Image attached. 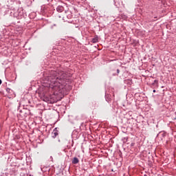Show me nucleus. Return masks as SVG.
I'll return each mask as SVG.
<instances>
[{
	"instance_id": "obj_1",
	"label": "nucleus",
	"mask_w": 176,
	"mask_h": 176,
	"mask_svg": "<svg viewBox=\"0 0 176 176\" xmlns=\"http://www.w3.org/2000/svg\"><path fill=\"white\" fill-rule=\"evenodd\" d=\"M67 82H68V78H67V74L65 72L52 70L49 76L43 78L42 83L44 93L45 94L49 93V94L52 95L48 98H45L44 101H46L48 104L57 102L56 96L63 93V89L67 85Z\"/></svg>"
},
{
	"instance_id": "obj_2",
	"label": "nucleus",
	"mask_w": 176,
	"mask_h": 176,
	"mask_svg": "<svg viewBox=\"0 0 176 176\" xmlns=\"http://www.w3.org/2000/svg\"><path fill=\"white\" fill-rule=\"evenodd\" d=\"M58 135V131L57 130V128H55L52 133V138H56Z\"/></svg>"
},
{
	"instance_id": "obj_3",
	"label": "nucleus",
	"mask_w": 176,
	"mask_h": 176,
	"mask_svg": "<svg viewBox=\"0 0 176 176\" xmlns=\"http://www.w3.org/2000/svg\"><path fill=\"white\" fill-rule=\"evenodd\" d=\"M56 11L58 12V13H62V12H64V7H63V6H58L56 8Z\"/></svg>"
},
{
	"instance_id": "obj_4",
	"label": "nucleus",
	"mask_w": 176,
	"mask_h": 176,
	"mask_svg": "<svg viewBox=\"0 0 176 176\" xmlns=\"http://www.w3.org/2000/svg\"><path fill=\"white\" fill-rule=\"evenodd\" d=\"M159 137H162V138H164L166 135H167V133L164 131L160 132L158 134Z\"/></svg>"
},
{
	"instance_id": "obj_5",
	"label": "nucleus",
	"mask_w": 176,
	"mask_h": 176,
	"mask_svg": "<svg viewBox=\"0 0 176 176\" xmlns=\"http://www.w3.org/2000/svg\"><path fill=\"white\" fill-rule=\"evenodd\" d=\"M79 163V159L78 157H74L72 160L73 164H78Z\"/></svg>"
},
{
	"instance_id": "obj_6",
	"label": "nucleus",
	"mask_w": 176,
	"mask_h": 176,
	"mask_svg": "<svg viewBox=\"0 0 176 176\" xmlns=\"http://www.w3.org/2000/svg\"><path fill=\"white\" fill-rule=\"evenodd\" d=\"M92 43H97L98 42V37H94L91 40Z\"/></svg>"
},
{
	"instance_id": "obj_7",
	"label": "nucleus",
	"mask_w": 176,
	"mask_h": 176,
	"mask_svg": "<svg viewBox=\"0 0 176 176\" xmlns=\"http://www.w3.org/2000/svg\"><path fill=\"white\" fill-rule=\"evenodd\" d=\"M18 19H23V11H22V12H19Z\"/></svg>"
},
{
	"instance_id": "obj_8",
	"label": "nucleus",
	"mask_w": 176,
	"mask_h": 176,
	"mask_svg": "<svg viewBox=\"0 0 176 176\" xmlns=\"http://www.w3.org/2000/svg\"><path fill=\"white\" fill-rule=\"evenodd\" d=\"M158 82H159V81H158L157 80H154V82L153 83V85H155V83H158Z\"/></svg>"
},
{
	"instance_id": "obj_9",
	"label": "nucleus",
	"mask_w": 176,
	"mask_h": 176,
	"mask_svg": "<svg viewBox=\"0 0 176 176\" xmlns=\"http://www.w3.org/2000/svg\"><path fill=\"white\" fill-rule=\"evenodd\" d=\"M119 72H120V70H119V69H117V74H119Z\"/></svg>"
},
{
	"instance_id": "obj_10",
	"label": "nucleus",
	"mask_w": 176,
	"mask_h": 176,
	"mask_svg": "<svg viewBox=\"0 0 176 176\" xmlns=\"http://www.w3.org/2000/svg\"><path fill=\"white\" fill-rule=\"evenodd\" d=\"M135 144L134 143H131V146H134Z\"/></svg>"
},
{
	"instance_id": "obj_11",
	"label": "nucleus",
	"mask_w": 176,
	"mask_h": 176,
	"mask_svg": "<svg viewBox=\"0 0 176 176\" xmlns=\"http://www.w3.org/2000/svg\"><path fill=\"white\" fill-rule=\"evenodd\" d=\"M0 85H2V80L0 79Z\"/></svg>"
},
{
	"instance_id": "obj_12",
	"label": "nucleus",
	"mask_w": 176,
	"mask_h": 176,
	"mask_svg": "<svg viewBox=\"0 0 176 176\" xmlns=\"http://www.w3.org/2000/svg\"><path fill=\"white\" fill-rule=\"evenodd\" d=\"M154 93H156V89L153 90Z\"/></svg>"
},
{
	"instance_id": "obj_13",
	"label": "nucleus",
	"mask_w": 176,
	"mask_h": 176,
	"mask_svg": "<svg viewBox=\"0 0 176 176\" xmlns=\"http://www.w3.org/2000/svg\"><path fill=\"white\" fill-rule=\"evenodd\" d=\"M144 176H147L146 175H144Z\"/></svg>"
}]
</instances>
